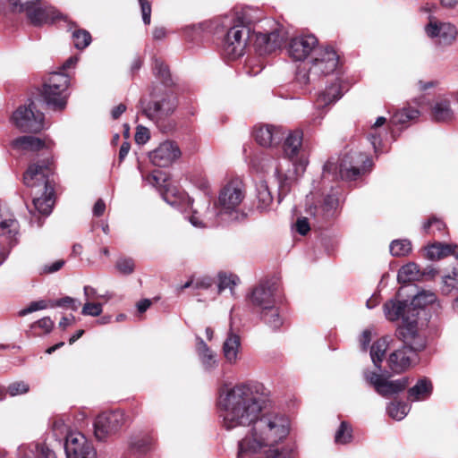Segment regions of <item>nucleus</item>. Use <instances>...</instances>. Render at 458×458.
Masks as SVG:
<instances>
[{
    "label": "nucleus",
    "instance_id": "49",
    "mask_svg": "<svg viewBox=\"0 0 458 458\" xmlns=\"http://www.w3.org/2000/svg\"><path fill=\"white\" fill-rule=\"evenodd\" d=\"M40 448L38 445H21L18 447L17 455L19 458H34L35 452L39 453Z\"/></svg>",
    "mask_w": 458,
    "mask_h": 458
},
{
    "label": "nucleus",
    "instance_id": "50",
    "mask_svg": "<svg viewBox=\"0 0 458 458\" xmlns=\"http://www.w3.org/2000/svg\"><path fill=\"white\" fill-rule=\"evenodd\" d=\"M30 386L24 381H16L10 384L7 387V392L11 396H16L28 393Z\"/></svg>",
    "mask_w": 458,
    "mask_h": 458
},
{
    "label": "nucleus",
    "instance_id": "11",
    "mask_svg": "<svg viewBox=\"0 0 458 458\" xmlns=\"http://www.w3.org/2000/svg\"><path fill=\"white\" fill-rule=\"evenodd\" d=\"M12 123L21 131L38 132L44 128V114L34 101L19 106L13 114Z\"/></svg>",
    "mask_w": 458,
    "mask_h": 458
},
{
    "label": "nucleus",
    "instance_id": "16",
    "mask_svg": "<svg viewBox=\"0 0 458 458\" xmlns=\"http://www.w3.org/2000/svg\"><path fill=\"white\" fill-rule=\"evenodd\" d=\"M124 422V414L121 411L103 412L94 422V434L98 440H104L109 434L118 430Z\"/></svg>",
    "mask_w": 458,
    "mask_h": 458
},
{
    "label": "nucleus",
    "instance_id": "24",
    "mask_svg": "<svg viewBox=\"0 0 458 458\" xmlns=\"http://www.w3.org/2000/svg\"><path fill=\"white\" fill-rule=\"evenodd\" d=\"M284 131L274 125H259L255 127L254 138L258 144L263 147H274L281 142Z\"/></svg>",
    "mask_w": 458,
    "mask_h": 458
},
{
    "label": "nucleus",
    "instance_id": "60",
    "mask_svg": "<svg viewBox=\"0 0 458 458\" xmlns=\"http://www.w3.org/2000/svg\"><path fill=\"white\" fill-rule=\"evenodd\" d=\"M83 292H84V296H85L86 301H90L91 300L98 298L97 290L91 286H89V285L84 286Z\"/></svg>",
    "mask_w": 458,
    "mask_h": 458
},
{
    "label": "nucleus",
    "instance_id": "41",
    "mask_svg": "<svg viewBox=\"0 0 458 458\" xmlns=\"http://www.w3.org/2000/svg\"><path fill=\"white\" fill-rule=\"evenodd\" d=\"M73 45L78 49H84L91 42L90 34L85 30H77L72 33Z\"/></svg>",
    "mask_w": 458,
    "mask_h": 458
},
{
    "label": "nucleus",
    "instance_id": "7",
    "mask_svg": "<svg viewBox=\"0 0 458 458\" xmlns=\"http://www.w3.org/2000/svg\"><path fill=\"white\" fill-rule=\"evenodd\" d=\"M52 437L63 445L66 458H96L97 453L81 432L71 430L62 419H55L51 427Z\"/></svg>",
    "mask_w": 458,
    "mask_h": 458
},
{
    "label": "nucleus",
    "instance_id": "55",
    "mask_svg": "<svg viewBox=\"0 0 458 458\" xmlns=\"http://www.w3.org/2000/svg\"><path fill=\"white\" fill-rule=\"evenodd\" d=\"M151 443L152 440L149 437H142L132 442L131 445L136 451L140 453H145L148 450Z\"/></svg>",
    "mask_w": 458,
    "mask_h": 458
},
{
    "label": "nucleus",
    "instance_id": "43",
    "mask_svg": "<svg viewBox=\"0 0 458 458\" xmlns=\"http://www.w3.org/2000/svg\"><path fill=\"white\" fill-rule=\"evenodd\" d=\"M437 296L433 292L423 291L415 295L411 305L414 307H422L435 302Z\"/></svg>",
    "mask_w": 458,
    "mask_h": 458
},
{
    "label": "nucleus",
    "instance_id": "28",
    "mask_svg": "<svg viewBox=\"0 0 458 458\" xmlns=\"http://www.w3.org/2000/svg\"><path fill=\"white\" fill-rule=\"evenodd\" d=\"M343 96V91L341 89L340 82L336 80L330 86L327 87L324 91H322L318 98H317V106L318 109H322L337 100H339Z\"/></svg>",
    "mask_w": 458,
    "mask_h": 458
},
{
    "label": "nucleus",
    "instance_id": "52",
    "mask_svg": "<svg viewBox=\"0 0 458 458\" xmlns=\"http://www.w3.org/2000/svg\"><path fill=\"white\" fill-rule=\"evenodd\" d=\"M194 184L199 190H200L203 192L204 198H212L210 184L207 178L198 177L194 180Z\"/></svg>",
    "mask_w": 458,
    "mask_h": 458
},
{
    "label": "nucleus",
    "instance_id": "61",
    "mask_svg": "<svg viewBox=\"0 0 458 458\" xmlns=\"http://www.w3.org/2000/svg\"><path fill=\"white\" fill-rule=\"evenodd\" d=\"M371 341V332L369 329H366L362 332L360 343L362 350H366Z\"/></svg>",
    "mask_w": 458,
    "mask_h": 458
},
{
    "label": "nucleus",
    "instance_id": "13",
    "mask_svg": "<svg viewBox=\"0 0 458 458\" xmlns=\"http://www.w3.org/2000/svg\"><path fill=\"white\" fill-rule=\"evenodd\" d=\"M244 197L242 184L238 182H231L220 191L216 206L223 216L231 215L237 212Z\"/></svg>",
    "mask_w": 458,
    "mask_h": 458
},
{
    "label": "nucleus",
    "instance_id": "22",
    "mask_svg": "<svg viewBox=\"0 0 458 458\" xmlns=\"http://www.w3.org/2000/svg\"><path fill=\"white\" fill-rule=\"evenodd\" d=\"M276 287L269 284H260L256 286L250 295V301L253 306L259 309L260 311L271 308L276 301Z\"/></svg>",
    "mask_w": 458,
    "mask_h": 458
},
{
    "label": "nucleus",
    "instance_id": "18",
    "mask_svg": "<svg viewBox=\"0 0 458 458\" xmlns=\"http://www.w3.org/2000/svg\"><path fill=\"white\" fill-rule=\"evenodd\" d=\"M458 103V97L448 94L438 97L431 106V118L438 123H447L454 119V106Z\"/></svg>",
    "mask_w": 458,
    "mask_h": 458
},
{
    "label": "nucleus",
    "instance_id": "17",
    "mask_svg": "<svg viewBox=\"0 0 458 458\" xmlns=\"http://www.w3.org/2000/svg\"><path fill=\"white\" fill-rule=\"evenodd\" d=\"M318 41L314 35H302L291 39L288 46L289 55L296 60L306 59L312 52L318 50Z\"/></svg>",
    "mask_w": 458,
    "mask_h": 458
},
{
    "label": "nucleus",
    "instance_id": "47",
    "mask_svg": "<svg viewBox=\"0 0 458 458\" xmlns=\"http://www.w3.org/2000/svg\"><path fill=\"white\" fill-rule=\"evenodd\" d=\"M81 305V302L72 297L66 296L55 301H53L50 304L51 308L54 307H66L70 308L72 310L75 311L78 310L79 306Z\"/></svg>",
    "mask_w": 458,
    "mask_h": 458
},
{
    "label": "nucleus",
    "instance_id": "35",
    "mask_svg": "<svg viewBox=\"0 0 458 458\" xmlns=\"http://www.w3.org/2000/svg\"><path fill=\"white\" fill-rule=\"evenodd\" d=\"M388 348L387 338L384 337L375 342L370 348V357L374 365L380 369V364Z\"/></svg>",
    "mask_w": 458,
    "mask_h": 458
},
{
    "label": "nucleus",
    "instance_id": "25",
    "mask_svg": "<svg viewBox=\"0 0 458 458\" xmlns=\"http://www.w3.org/2000/svg\"><path fill=\"white\" fill-rule=\"evenodd\" d=\"M241 350V338L239 335L234 333L230 325L227 336L223 344V354L225 360L231 364H236L239 360V353Z\"/></svg>",
    "mask_w": 458,
    "mask_h": 458
},
{
    "label": "nucleus",
    "instance_id": "57",
    "mask_svg": "<svg viewBox=\"0 0 458 458\" xmlns=\"http://www.w3.org/2000/svg\"><path fill=\"white\" fill-rule=\"evenodd\" d=\"M64 259H58L51 264H47L42 267V273L52 274L60 270L64 265Z\"/></svg>",
    "mask_w": 458,
    "mask_h": 458
},
{
    "label": "nucleus",
    "instance_id": "8",
    "mask_svg": "<svg viewBox=\"0 0 458 458\" xmlns=\"http://www.w3.org/2000/svg\"><path fill=\"white\" fill-rule=\"evenodd\" d=\"M310 66L300 68L296 73V82L302 88L315 83L321 77L334 72L338 65V55L332 48H319Z\"/></svg>",
    "mask_w": 458,
    "mask_h": 458
},
{
    "label": "nucleus",
    "instance_id": "26",
    "mask_svg": "<svg viewBox=\"0 0 458 458\" xmlns=\"http://www.w3.org/2000/svg\"><path fill=\"white\" fill-rule=\"evenodd\" d=\"M163 199L169 205L182 212L190 209L194 202L185 192L174 187L167 188L163 193Z\"/></svg>",
    "mask_w": 458,
    "mask_h": 458
},
{
    "label": "nucleus",
    "instance_id": "51",
    "mask_svg": "<svg viewBox=\"0 0 458 458\" xmlns=\"http://www.w3.org/2000/svg\"><path fill=\"white\" fill-rule=\"evenodd\" d=\"M47 308V304L45 301H32L27 308L21 310L18 314L20 317H24L30 313Z\"/></svg>",
    "mask_w": 458,
    "mask_h": 458
},
{
    "label": "nucleus",
    "instance_id": "2",
    "mask_svg": "<svg viewBox=\"0 0 458 458\" xmlns=\"http://www.w3.org/2000/svg\"><path fill=\"white\" fill-rule=\"evenodd\" d=\"M263 386L259 383H240L219 391L217 409L223 427L231 430L252 424L260 414L265 398Z\"/></svg>",
    "mask_w": 458,
    "mask_h": 458
},
{
    "label": "nucleus",
    "instance_id": "31",
    "mask_svg": "<svg viewBox=\"0 0 458 458\" xmlns=\"http://www.w3.org/2000/svg\"><path fill=\"white\" fill-rule=\"evenodd\" d=\"M386 122V119L383 116H379L377 118L376 122L371 125L370 130L368 133V140L371 143L375 153H378L380 151L381 144H382V133L380 131V127L384 125Z\"/></svg>",
    "mask_w": 458,
    "mask_h": 458
},
{
    "label": "nucleus",
    "instance_id": "63",
    "mask_svg": "<svg viewBox=\"0 0 458 458\" xmlns=\"http://www.w3.org/2000/svg\"><path fill=\"white\" fill-rule=\"evenodd\" d=\"M37 458H57L55 453L48 447L41 446Z\"/></svg>",
    "mask_w": 458,
    "mask_h": 458
},
{
    "label": "nucleus",
    "instance_id": "64",
    "mask_svg": "<svg viewBox=\"0 0 458 458\" xmlns=\"http://www.w3.org/2000/svg\"><path fill=\"white\" fill-rule=\"evenodd\" d=\"M125 110H126V106L124 104H119L117 106H115L112 110V112H111L112 117L114 119L119 118L122 115V114H123L125 112Z\"/></svg>",
    "mask_w": 458,
    "mask_h": 458
},
{
    "label": "nucleus",
    "instance_id": "37",
    "mask_svg": "<svg viewBox=\"0 0 458 458\" xmlns=\"http://www.w3.org/2000/svg\"><path fill=\"white\" fill-rule=\"evenodd\" d=\"M450 255V244L440 242L430 245L427 250V257L431 260L441 259Z\"/></svg>",
    "mask_w": 458,
    "mask_h": 458
},
{
    "label": "nucleus",
    "instance_id": "19",
    "mask_svg": "<svg viewBox=\"0 0 458 458\" xmlns=\"http://www.w3.org/2000/svg\"><path fill=\"white\" fill-rule=\"evenodd\" d=\"M366 379L369 381L380 395L385 397L403 391L409 384V379L407 377H402L396 380H387L381 375L375 372L366 374Z\"/></svg>",
    "mask_w": 458,
    "mask_h": 458
},
{
    "label": "nucleus",
    "instance_id": "44",
    "mask_svg": "<svg viewBox=\"0 0 458 458\" xmlns=\"http://www.w3.org/2000/svg\"><path fill=\"white\" fill-rule=\"evenodd\" d=\"M239 278L235 275H219L218 292L221 293L225 289H230L233 294V287L237 284Z\"/></svg>",
    "mask_w": 458,
    "mask_h": 458
},
{
    "label": "nucleus",
    "instance_id": "6",
    "mask_svg": "<svg viewBox=\"0 0 458 458\" xmlns=\"http://www.w3.org/2000/svg\"><path fill=\"white\" fill-rule=\"evenodd\" d=\"M395 334L403 343V346L390 354L388 365L393 372L401 373L411 366L412 355L425 348L426 338L418 332L415 321H404Z\"/></svg>",
    "mask_w": 458,
    "mask_h": 458
},
{
    "label": "nucleus",
    "instance_id": "32",
    "mask_svg": "<svg viewBox=\"0 0 458 458\" xmlns=\"http://www.w3.org/2000/svg\"><path fill=\"white\" fill-rule=\"evenodd\" d=\"M422 276L417 264L411 262L403 266L397 275L399 283L406 284L411 281L420 280Z\"/></svg>",
    "mask_w": 458,
    "mask_h": 458
},
{
    "label": "nucleus",
    "instance_id": "59",
    "mask_svg": "<svg viewBox=\"0 0 458 458\" xmlns=\"http://www.w3.org/2000/svg\"><path fill=\"white\" fill-rule=\"evenodd\" d=\"M406 114L405 108L397 111L392 117V123L394 124H404L406 123Z\"/></svg>",
    "mask_w": 458,
    "mask_h": 458
},
{
    "label": "nucleus",
    "instance_id": "40",
    "mask_svg": "<svg viewBox=\"0 0 458 458\" xmlns=\"http://www.w3.org/2000/svg\"><path fill=\"white\" fill-rule=\"evenodd\" d=\"M352 427L345 421L341 422L339 428L335 435V441L336 444L344 445L352 441Z\"/></svg>",
    "mask_w": 458,
    "mask_h": 458
},
{
    "label": "nucleus",
    "instance_id": "30",
    "mask_svg": "<svg viewBox=\"0 0 458 458\" xmlns=\"http://www.w3.org/2000/svg\"><path fill=\"white\" fill-rule=\"evenodd\" d=\"M12 146L21 151H38L45 147V142L34 136H21L15 139Z\"/></svg>",
    "mask_w": 458,
    "mask_h": 458
},
{
    "label": "nucleus",
    "instance_id": "56",
    "mask_svg": "<svg viewBox=\"0 0 458 458\" xmlns=\"http://www.w3.org/2000/svg\"><path fill=\"white\" fill-rule=\"evenodd\" d=\"M295 228L300 234L306 235L310 230V225L308 222V219L301 216L297 219L295 223Z\"/></svg>",
    "mask_w": 458,
    "mask_h": 458
},
{
    "label": "nucleus",
    "instance_id": "53",
    "mask_svg": "<svg viewBox=\"0 0 458 458\" xmlns=\"http://www.w3.org/2000/svg\"><path fill=\"white\" fill-rule=\"evenodd\" d=\"M142 20L146 25H148L151 21V4L148 0H139Z\"/></svg>",
    "mask_w": 458,
    "mask_h": 458
},
{
    "label": "nucleus",
    "instance_id": "27",
    "mask_svg": "<svg viewBox=\"0 0 458 458\" xmlns=\"http://www.w3.org/2000/svg\"><path fill=\"white\" fill-rule=\"evenodd\" d=\"M432 390L433 386L431 381L426 377H422L408 390L407 398L411 402L424 401L431 395Z\"/></svg>",
    "mask_w": 458,
    "mask_h": 458
},
{
    "label": "nucleus",
    "instance_id": "45",
    "mask_svg": "<svg viewBox=\"0 0 458 458\" xmlns=\"http://www.w3.org/2000/svg\"><path fill=\"white\" fill-rule=\"evenodd\" d=\"M445 228V223L434 216L423 225V230L427 233L436 234L437 233H439L441 234Z\"/></svg>",
    "mask_w": 458,
    "mask_h": 458
},
{
    "label": "nucleus",
    "instance_id": "14",
    "mask_svg": "<svg viewBox=\"0 0 458 458\" xmlns=\"http://www.w3.org/2000/svg\"><path fill=\"white\" fill-rule=\"evenodd\" d=\"M140 105L144 115L149 120L158 123L174 113L177 103L172 95L166 94L160 101L147 102L146 99H140Z\"/></svg>",
    "mask_w": 458,
    "mask_h": 458
},
{
    "label": "nucleus",
    "instance_id": "62",
    "mask_svg": "<svg viewBox=\"0 0 458 458\" xmlns=\"http://www.w3.org/2000/svg\"><path fill=\"white\" fill-rule=\"evenodd\" d=\"M106 210V204L103 199H99L97 200L93 207V214L96 216H100Z\"/></svg>",
    "mask_w": 458,
    "mask_h": 458
},
{
    "label": "nucleus",
    "instance_id": "21",
    "mask_svg": "<svg viewBox=\"0 0 458 458\" xmlns=\"http://www.w3.org/2000/svg\"><path fill=\"white\" fill-rule=\"evenodd\" d=\"M181 151L178 145L173 141H164L150 152L149 158L153 165L165 167L179 158Z\"/></svg>",
    "mask_w": 458,
    "mask_h": 458
},
{
    "label": "nucleus",
    "instance_id": "36",
    "mask_svg": "<svg viewBox=\"0 0 458 458\" xmlns=\"http://www.w3.org/2000/svg\"><path fill=\"white\" fill-rule=\"evenodd\" d=\"M257 191L258 208H259L260 210L267 209L273 202V197L267 182H261L259 184Z\"/></svg>",
    "mask_w": 458,
    "mask_h": 458
},
{
    "label": "nucleus",
    "instance_id": "46",
    "mask_svg": "<svg viewBox=\"0 0 458 458\" xmlns=\"http://www.w3.org/2000/svg\"><path fill=\"white\" fill-rule=\"evenodd\" d=\"M102 312L103 305L99 302L86 301L81 310L84 316L98 317Z\"/></svg>",
    "mask_w": 458,
    "mask_h": 458
},
{
    "label": "nucleus",
    "instance_id": "48",
    "mask_svg": "<svg viewBox=\"0 0 458 458\" xmlns=\"http://www.w3.org/2000/svg\"><path fill=\"white\" fill-rule=\"evenodd\" d=\"M115 267L120 273L130 275L134 270V261L131 258H120L116 261Z\"/></svg>",
    "mask_w": 458,
    "mask_h": 458
},
{
    "label": "nucleus",
    "instance_id": "12",
    "mask_svg": "<svg viewBox=\"0 0 458 458\" xmlns=\"http://www.w3.org/2000/svg\"><path fill=\"white\" fill-rule=\"evenodd\" d=\"M190 209L191 215L189 216V221L198 228L216 226L223 216L216 203L211 207V199L209 198L198 200L195 207L192 205Z\"/></svg>",
    "mask_w": 458,
    "mask_h": 458
},
{
    "label": "nucleus",
    "instance_id": "23",
    "mask_svg": "<svg viewBox=\"0 0 458 458\" xmlns=\"http://www.w3.org/2000/svg\"><path fill=\"white\" fill-rule=\"evenodd\" d=\"M337 206V198L335 195H327L322 204L309 207L307 213L312 216L318 224H322L334 216Z\"/></svg>",
    "mask_w": 458,
    "mask_h": 458
},
{
    "label": "nucleus",
    "instance_id": "29",
    "mask_svg": "<svg viewBox=\"0 0 458 458\" xmlns=\"http://www.w3.org/2000/svg\"><path fill=\"white\" fill-rule=\"evenodd\" d=\"M406 308H407L406 301L391 300L385 303L384 313H385L386 318L390 321L398 320L402 317L403 323H404V321H406V322L415 321V323L417 324L416 319L409 320L408 318L404 317V312H405ZM403 324H402L401 326H403Z\"/></svg>",
    "mask_w": 458,
    "mask_h": 458
},
{
    "label": "nucleus",
    "instance_id": "20",
    "mask_svg": "<svg viewBox=\"0 0 458 458\" xmlns=\"http://www.w3.org/2000/svg\"><path fill=\"white\" fill-rule=\"evenodd\" d=\"M25 14L30 23L38 27L53 23L62 18L61 13L54 6L47 4L42 0L33 4Z\"/></svg>",
    "mask_w": 458,
    "mask_h": 458
},
{
    "label": "nucleus",
    "instance_id": "5",
    "mask_svg": "<svg viewBox=\"0 0 458 458\" xmlns=\"http://www.w3.org/2000/svg\"><path fill=\"white\" fill-rule=\"evenodd\" d=\"M51 168L48 165H31L23 175L24 184L33 190V205L36 211L30 210V225L41 227L44 218L39 215L47 216L55 203L54 185L49 179Z\"/></svg>",
    "mask_w": 458,
    "mask_h": 458
},
{
    "label": "nucleus",
    "instance_id": "42",
    "mask_svg": "<svg viewBox=\"0 0 458 458\" xmlns=\"http://www.w3.org/2000/svg\"><path fill=\"white\" fill-rule=\"evenodd\" d=\"M153 70L156 76H157L165 86L170 85L171 75L169 69L161 60H155Z\"/></svg>",
    "mask_w": 458,
    "mask_h": 458
},
{
    "label": "nucleus",
    "instance_id": "3",
    "mask_svg": "<svg viewBox=\"0 0 458 458\" xmlns=\"http://www.w3.org/2000/svg\"><path fill=\"white\" fill-rule=\"evenodd\" d=\"M266 24H273L271 30L252 31L249 25L238 23L228 31L224 42L225 54L231 59H235L244 54L247 42L254 38L257 51L260 55L269 54L281 47L287 38V32L281 25L272 21H266Z\"/></svg>",
    "mask_w": 458,
    "mask_h": 458
},
{
    "label": "nucleus",
    "instance_id": "38",
    "mask_svg": "<svg viewBox=\"0 0 458 458\" xmlns=\"http://www.w3.org/2000/svg\"><path fill=\"white\" fill-rule=\"evenodd\" d=\"M410 406L404 403H391L387 406L388 415L396 420H403L409 412Z\"/></svg>",
    "mask_w": 458,
    "mask_h": 458
},
{
    "label": "nucleus",
    "instance_id": "15",
    "mask_svg": "<svg viewBox=\"0 0 458 458\" xmlns=\"http://www.w3.org/2000/svg\"><path fill=\"white\" fill-rule=\"evenodd\" d=\"M425 33L437 46L447 47L455 41L458 32L453 24L431 19L425 26Z\"/></svg>",
    "mask_w": 458,
    "mask_h": 458
},
{
    "label": "nucleus",
    "instance_id": "54",
    "mask_svg": "<svg viewBox=\"0 0 458 458\" xmlns=\"http://www.w3.org/2000/svg\"><path fill=\"white\" fill-rule=\"evenodd\" d=\"M150 138L149 131L144 126H138L135 133V141L140 145L145 144Z\"/></svg>",
    "mask_w": 458,
    "mask_h": 458
},
{
    "label": "nucleus",
    "instance_id": "9",
    "mask_svg": "<svg viewBox=\"0 0 458 458\" xmlns=\"http://www.w3.org/2000/svg\"><path fill=\"white\" fill-rule=\"evenodd\" d=\"M342 161L338 165L336 163L328 160L323 166V175L332 174L334 179L341 178L342 180H356L358 176L364 174L372 166V161L367 156L359 154L355 158L350 157Z\"/></svg>",
    "mask_w": 458,
    "mask_h": 458
},
{
    "label": "nucleus",
    "instance_id": "34",
    "mask_svg": "<svg viewBox=\"0 0 458 458\" xmlns=\"http://www.w3.org/2000/svg\"><path fill=\"white\" fill-rule=\"evenodd\" d=\"M260 318L273 329H278L283 325V318L276 303L271 308L260 311Z\"/></svg>",
    "mask_w": 458,
    "mask_h": 458
},
{
    "label": "nucleus",
    "instance_id": "33",
    "mask_svg": "<svg viewBox=\"0 0 458 458\" xmlns=\"http://www.w3.org/2000/svg\"><path fill=\"white\" fill-rule=\"evenodd\" d=\"M197 340V351L203 366L207 369L214 368L216 365L215 353L208 348L201 338L198 337Z\"/></svg>",
    "mask_w": 458,
    "mask_h": 458
},
{
    "label": "nucleus",
    "instance_id": "4",
    "mask_svg": "<svg viewBox=\"0 0 458 458\" xmlns=\"http://www.w3.org/2000/svg\"><path fill=\"white\" fill-rule=\"evenodd\" d=\"M302 131H289L283 144V156L262 159L263 168L267 173H273L281 191H288L296 181L300 170L302 172L306 166V161L302 159Z\"/></svg>",
    "mask_w": 458,
    "mask_h": 458
},
{
    "label": "nucleus",
    "instance_id": "58",
    "mask_svg": "<svg viewBox=\"0 0 458 458\" xmlns=\"http://www.w3.org/2000/svg\"><path fill=\"white\" fill-rule=\"evenodd\" d=\"M36 326L42 328L46 333H49L54 327V322L51 320L49 317H45L35 322L31 326V327H34Z\"/></svg>",
    "mask_w": 458,
    "mask_h": 458
},
{
    "label": "nucleus",
    "instance_id": "1",
    "mask_svg": "<svg viewBox=\"0 0 458 458\" xmlns=\"http://www.w3.org/2000/svg\"><path fill=\"white\" fill-rule=\"evenodd\" d=\"M290 433L289 418L276 411L259 414L246 437L239 442L238 458L264 454L267 458H294L293 447L279 450L276 445Z\"/></svg>",
    "mask_w": 458,
    "mask_h": 458
},
{
    "label": "nucleus",
    "instance_id": "10",
    "mask_svg": "<svg viewBox=\"0 0 458 458\" xmlns=\"http://www.w3.org/2000/svg\"><path fill=\"white\" fill-rule=\"evenodd\" d=\"M69 84L70 79L67 74L60 72L51 73L42 90L47 106L55 111L64 110L67 104Z\"/></svg>",
    "mask_w": 458,
    "mask_h": 458
},
{
    "label": "nucleus",
    "instance_id": "39",
    "mask_svg": "<svg viewBox=\"0 0 458 458\" xmlns=\"http://www.w3.org/2000/svg\"><path fill=\"white\" fill-rule=\"evenodd\" d=\"M411 250V242L408 240H394L390 244V252L393 256H405Z\"/></svg>",
    "mask_w": 458,
    "mask_h": 458
}]
</instances>
